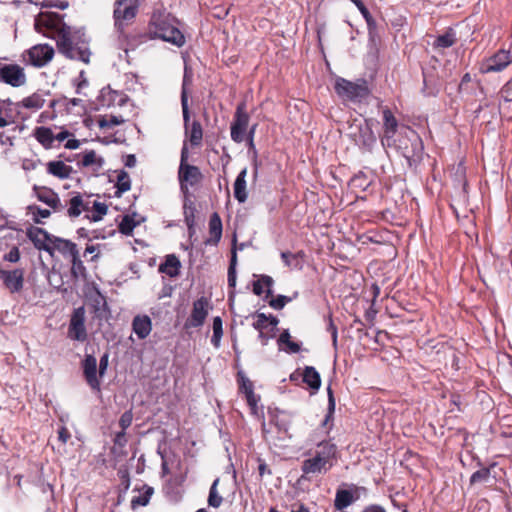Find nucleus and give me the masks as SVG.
<instances>
[{"label": "nucleus", "instance_id": "obj_1", "mask_svg": "<svg viewBox=\"0 0 512 512\" xmlns=\"http://www.w3.org/2000/svg\"><path fill=\"white\" fill-rule=\"evenodd\" d=\"M139 0H116L114 3V26L119 40L133 48L147 39H161L177 47L185 44V36L170 21V14L153 12L146 33H126L125 26L132 21L138 12Z\"/></svg>", "mask_w": 512, "mask_h": 512}, {"label": "nucleus", "instance_id": "obj_2", "mask_svg": "<svg viewBox=\"0 0 512 512\" xmlns=\"http://www.w3.org/2000/svg\"><path fill=\"white\" fill-rule=\"evenodd\" d=\"M64 16L56 12H41L35 18L34 28L44 36L47 34L42 32V28L54 31L58 37L56 43L58 51L66 58L74 59L72 28L63 21Z\"/></svg>", "mask_w": 512, "mask_h": 512}, {"label": "nucleus", "instance_id": "obj_3", "mask_svg": "<svg viewBox=\"0 0 512 512\" xmlns=\"http://www.w3.org/2000/svg\"><path fill=\"white\" fill-rule=\"evenodd\" d=\"M26 236L37 250L45 251L50 256L54 255L55 250H58L63 255L68 254L71 257L79 253L77 245L74 242L54 236L40 227H28L26 229Z\"/></svg>", "mask_w": 512, "mask_h": 512}, {"label": "nucleus", "instance_id": "obj_4", "mask_svg": "<svg viewBox=\"0 0 512 512\" xmlns=\"http://www.w3.org/2000/svg\"><path fill=\"white\" fill-rule=\"evenodd\" d=\"M109 365V353L105 352L99 361V367L97 368V360L92 354L85 355L81 363L83 369V375L92 390L97 392L101 391L99 377L102 378Z\"/></svg>", "mask_w": 512, "mask_h": 512}, {"label": "nucleus", "instance_id": "obj_5", "mask_svg": "<svg viewBox=\"0 0 512 512\" xmlns=\"http://www.w3.org/2000/svg\"><path fill=\"white\" fill-rule=\"evenodd\" d=\"M334 89L338 96L350 101H361L367 98L371 93L368 82L364 78L352 82L339 77L335 81Z\"/></svg>", "mask_w": 512, "mask_h": 512}, {"label": "nucleus", "instance_id": "obj_6", "mask_svg": "<svg viewBox=\"0 0 512 512\" xmlns=\"http://www.w3.org/2000/svg\"><path fill=\"white\" fill-rule=\"evenodd\" d=\"M189 151L186 141L181 149L180 166L178 170V178L180 189L185 194L188 193V184L194 186L201 182L203 175L199 167L188 164Z\"/></svg>", "mask_w": 512, "mask_h": 512}, {"label": "nucleus", "instance_id": "obj_7", "mask_svg": "<svg viewBox=\"0 0 512 512\" xmlns=\"http://www.w3.org/2000/svg\"><path fill=\"white\" fill-rule=\"evenodd\" d=\"M250 115L246 111V102L241 101L237 104L234 118L230 126L231 139L236 143H242L245 139V134L248 132V124Z\"/></svg>", "mask_w": 512, "mask_h": 512}, {"label": "nucleus", "instance_id": "obj_8", "mask_svg": "<svg viewBox=\"0 0 512 512\" xmlns=\"http://www.w3.org/2000/svg\"><path fill=\"white\" fill-rule=\"evenodd\" d=\"M211 309L210 301L207 297L202 296L193 302L190 316L186 319L183 329L188 331L191 328H199L203 326Z\"/></svg>", "mask_w": 512, "mask_h": 512}, {"label": "nucleus", "instance_id": "obj_9", "mask_svg": "<svg viewBox=\"0 0 512 512\" xmlns=\"http://www.w3.org/2000/svg\"><path fill=\"white\" fill-rule=\"evenodd\" d=\"M67 337L79 342L87 340L88 334L85 326V309L83 306L74 309L70 318Z\"/></svg>", "mask_w": 512, "mask_h": 512}, {"label": "nucleus", "instance_id": "obj_10", "mask_svg": "<svg viewBox=\"0 0 512 512\" xmlns=\"http://www.w3.org/2000/svg\"><path fill=\"white\" fill-rule=\"evenodd\" d=\"M24 268H15L12 270L0 269V280L3 287L11 294L19 293L24 287Z\"/></svg>", "mask_w": 512, "mask_h": 512}, {"label": "nucleus", "instance_id": "obj_11", "mask_svg": "<svg viewBox=\"0 0 512 512\" xmlns=\"http://www.w3.org/2000/svg\"><path fill=\"white\" fill-rule=\"evenodd\" d=\"M383 114V134L380 136L381 145L383 148L391 147L395 140L394 136L397 132L399 123L396 117L394 116L393 112L388 108L385 107L382 110Z\"/></svg>", "mask_w": 512, "mask_h": 512}, {"label": "nucleus", "instance_id": "obj_12", "mask_svg": "<svg viewBox=\"0 0 512 512\" xmlns=\"http://www.w3.org/2000/svg\"><path fill=\"white\" fill-rule=\"evenodd\" d=\"M511 55L509 51L499 50L491 57L485 59L480 65V72L488 74L492 72H500L511 63Z\"/></svg>", "mask_w": 512, "mask_h": 512}, {"label": "nucleus", "instance_id": "obj_13", "mask_svg": "<svg viewBox=\"0 0 512 512\" xmlns=\"http://www.w3.org/2000/svg\"><path fill=\"white\" fill-rule=\"evenodd\" d=\"M408 140L410 141V146L406 145L402 147V155L411 167L422 161L424 146L422 139L415 131H411V137H409Z\"/></svg>", "mask_w": 512, "mask_h": 512}, {"label": "nucleus", "instance_id": "obj_14", "mask_svg": "<svg viewBox=\"0 0 512 512\" xmlns=\"http://www.w3.org/2000/svg\"><path fill=\"white\" fill-rule=\"evenodd\" d=\"M0 81L13 87H19L26 82V76L23 68L19 65L0 63Z\"/></svg>", "mask_w": 512, "mask_h": 512}, {"label": "nucleus", "instance_id": "obj_15", "mask_svg": "<svg viewBox=\"0 0 512 512\" xmlns=\"http://www.w3.org/2000/svg\"><path fill=\"white\" fill-rule=\"evenodd\" d=\"M27 53L30 64L37 68L48 64L55 54L54 48L49 44H37L31 47Z\"/></svg>", "mask_w": 512, "mask_h": 512}, {"label": "nucleus", "instance_id": "obj_16", "mask_svg": "<svg viewBox=\"0 0 512 512\" xmlns=\"http://www.w3.org/2000/svg\"><path fill=\"white\" fill-rule=\"evenodd\" d=\"M359 148L365 152H372L377 138L372 129V120L366 119L365 124L358 130V138L355 140Z\"/></svg>", "mask_w": 512, "mask_h": 512}, {"label": "nucleus", "instance_id": "obj_17", "mask_svg": "<svg viewBox=\"0 0 512 512\" xmlns=\"http://www.w3.org/2000/svg\"><path fill=\"white\" fill-rule=\"evenodd\" d=\"M193 84V72L192 69L188 66L184 67V74H183V80H182V87H181V106H182V113H183V121L187 125L189 123L190 119V110H189V90L190 87Z\"/></svg>", "mask_w": 512, "mask_h": 512}, {"label": "nucleus", "instance_id": "obj_18", "mask_svg": "<svg viewBox=\"0 0 512 512\" xmlns=\"http://www.w3.org/2000/svg\"><path fill=\"white\" fill-rule=\"evenodd\" d=\"M90 307L93 317L98 320H108L111 316V310L107 304L106 297L97 290V295L90 299Z\"/></svg>", "mask_w": 512, "mask_h": 512}, {"label": "nucleus", "instance_id": "obj_19", "mask_svg": "<svg viewBox=\"0 0 512 512\" xmlns=\"http://www.w3.org/2000/svg\"><path fill=\"white\" fill-rule=\"evenodd\" d=\"M223 231L222 220L217 212H213L209 219L210 237L204 241L205 245L216 246L221 240Z\"/></svg>", "mask_w": 512, "mask_h": 512}, {"label": "nucleus", "instance_id": "obj_20", "mask_svg": "<svg viewBox=\"0 0 512 512\" xmlns=\"http://www.w3.org/2000/svg\"><path fill=\"white\" fill-rule=\"evenodd\" d=\"M302 382L307 385L310 395H315L319 391L321 387V377L315 367H304L302 371Z\"/></svg>", "mask_w": 512, "mask_h": 512}, {"label": "nucleus", "instance_id": "obj_21", "mask_svg": "<svg viewBox=\"0 0 512 512\" xmlns=\"http://www.w3.org/2000/svg\"><path fill=\"white\" fill-rule=\"evenodd\" d=\"M423 87L422 93L427 96H436L440 91V82L437 75L432 71H422Z\"/></svg>", "mask_w": 512, "mask_h": 512}, {"label": "nucleus", "instance_id": "obj_22", "mask_svg": "<svg viewBox=\"0 0 512 512\" xmlns=\"http://www.w3.org/2000/svg\"><path fill=\"white\" fill-rule=\"evenodd\" d=\"M132 330L140 340L145 339L152 330L150 317L147 315L135 316L132 321Z\"/></svg>", "mask_w": 512, "mask_h": 512}, {"label": "nucleus", "instance_id": "obj_23", "mask_svg": "<svg viewBox=\"0 0 512 512\" xmlns=\"http://www.w3.org/2000/svg\"><path fill=\"white\" fill-rule=\"evenodd\" d=\"M358 498L359 495L356 492H353L352 490L339 488L336 491L334 507L338 511H343L356 500H358Z\"/></svg>", "mask_w": 512, "mask_h": 512}, {"label": "nucleus", "instance_id": "obj_24", "mask_svg": "<svg viewBox=\"0 0 512 512\" xmlns=\"http://www.w3.org/2000/svg\"><path fill=\"white\" fill-rule=\"evenodd\" d=\"M50 95V91H37L32 95L22 99L15 103L17 107H23L27 109H40L45 103V96Z\"/></svg>", "mask_w": 512, "mask_h": 512}, {"label": "nucleus", "instance_id": "obj_25", "mask_svg": "<svg viewBox=\"0 0 512 512\" xmlns=\"http://www.w3.org/2000/svg\"><path fill=\"white\" fill-rule=\"evenodd\" d=\"M181 262L174 254H169L165 257V261L159 265V272L165 273L171 278L177 277L180 274Z\"/></svg>", "mask_w": 512, "mask_h": 512}, {"label": "nucleus", "instance_id": "obj_26", "mask_svg": "<svg viewBox=\"0 0 512 512\" xmlns=\"http://www.w3.org/2000/svg\"><path fill=\"white\" fill-rule=\"evenodd\" d=\"M325 465L326 463H324V461H322L321 458L316 455H314L312 458L305 459L301 465L303 474L299 481L302 479H307V474L321 473L323 469L326 470Z\"/></svg>", "mask_w": 512, "mask_h": 512}, {"label": "nucleus", "instance_id": "obj_27", "mask_svg": "<svg viewBox=\"0 0 512 512\" xmlns=\"http://www.w3.org/2000/svg\"><path fill=\"white\" fill-rule=\"evenodd\" d=\"M185 136L189 139L192 146L197 147L200 146L203 139V129L202 125L198 120H193L190 125V122L187 124L184 123Z\"/></svg>", "mask_w": 512, "mask_h": 512}, {"label": "nucleus", "instance_id": "obj_28", "mask_svg": "<svg viewBox=\"0 0 512 512\" xmlns=\"http://www.w3.org/2000/svg\"><path fill=\"white\" fill-rule=\"evenodd\" d=\"M47 172L54 177L59 179H67L74 171L69 165H66L63 161H50L46 164Z\"/></svg>", "mask_w": 512, "mask_h": 512}, {"label": "nucleus", "instance_id": "obj_29", "mask_svg": "<svg viewBox=\"0 0 512 512\" xmlns=\"http://www.w3.org/2000/svg\"><path fill=\"white\" fill-rule=\"evenodd\" d=\"M246 175L247 168L245 167L239 172L233 185L234 197L239 203H244L248 197L246 191Z\"/></svg>", "mask_w": 512, "mask_h": 512}, {"label": "nucleus", "instance_id": "obj_30", "mask_svg": "<svg viewBox=\"0 0 512 512\" xmlns=\"http://www.w3.org/2000/svg\"><path fill=\"white\" fill-rule=\"evenodd\" d=\"M327 396H328L327 413L321 423V426L323 428H326L327 432H329L333 427V419H334V413H335V407H336L334 391L332 390L331 385H328V387H327Z\"/></svg>", "mask_w": 512, "mask_h": 512}, {"label": "nucleus", "instance_id": "obj_31", "mask_svg": "<svg viewBox=\"0 0 512 512\" xmlns=\"http://www.w3.org/2000/svg\"><path fill=\"white\" fill-rule=\"evenodd\" d=\"M33 136L45 148L50 149L53 146L54 134L49 127L39 126L34 129Z\"/></svg>", "mask_w": 512, "mask_h": 512}, {"label": "nucleus", "instance_id": "obj_32", "mask_svg": "<svg viewBox=\"0 0 512 512\" xmlns=\"http://www.w3.org/2000/svg\"><path fill=\"white\" fill-rule=\"evenodd\" d=\"M68 208L66 214L69 218L75 219L82 213L83 197L79 192H73L72 197L67 202Z\"/></svg>", "mask_w": 512, "mask_h": 512}, {"label": "nucleus", "instance_id": "obj_33", "mask_svg": "<svg viewBox=\"0 0 512 512\" xmlns=\"http://www.w3.org/2000/svg\"><path fill=\"white\" fill-rule=\"evenodd\" d=\"M318 450H316L315 455L320 457L324 463H328L330 459L336 457L337 447L334 443L329 441H321L317 445Z\"/></svg>", "mask_w": 512, "mask_h": 512}, {"label": "nucleus", "instance_id": "obj_34", "mask_svg": "<svg viewBox=\"0 0 512 512\" xmlns=\"http://www.w3.org/2000/svg\"><path fill=\"white\" fill-rule=\"evenodd\" d=\"M457 42L455 31L448 28L444 34L439 35L433 43L434 48H449Z\"/></svg>", "mask_w": 512, "mask_h": 512}, {"label": "nucleus", "instance_id": "obj_35", "mask_svg": "<svg viewBox=\"0 0 512 512\" xmlns=\"http://www.w3.org/2000/svg\"><path fill=\"white\" fill-rule=\"evenodd\" d=\"M32 190L35 197L47 206L52 202L53 198L57 196V193L52 188L46 186L34 185Z\"/></svg>", "mask_w": 512, "mask_h": 512}, {"label": "nucleus", "instance_id": "obj_36", "mask_svg": "<svg viewBox=\"0 0 512 512\" xmlns=\"http://www.w3.org/2000/svg\"><path fill=\"white\" fill-rule=\"evenodd\" d=\"M136 213L132 215H124L121 222L118 225L119 232L123 235L130 236L133 233L135 227L140 224V221L134 220V216Z\"/></svg>", "mask_w": 512, "mask_h": 512}, {"label": "nucleus", "instance_id": "obj_37", "mask_svg": "<svg viewBox=\"0 0 512 512\" xmlns=\"http://www.w3.org/2000/svg\"><path fill=\"white\" fill-rule=\"evenodd\" d=\"M371 183L372 180L369 179L368 176L363 171H359L350 179L349 186L354 189L366 191L368 187L371 185Z\"/></svg>", "mask_w": 512, "mask_h": 512}, {"label": "nucleus", "instance_id": "obj_38", "mask_svg": "<svg viewBox=\"0 0 512 512\" xmlns=\"http://www.w3.org/2000/svg\"><path fill=\"white\" fill-rule=\"evenodd\" d=\"M104 164V159L102 157H97L96 152L94 150H87L83 153V157L81 162L78 163V166L89 167L92 165H96L97 169L101 168Z\"/></svg>", "mask_w": 512, "mask_h": 512}, {"label": "nucleus", "instance_id": "obj_39", "mask_svg": "<svg viewBox=\"0 0 512 512\" xmlns=\"http://www.w3.org/2000/svg\"><path fill=\"white\" fill-rule=\"evenodd\" d=\"M116 188V197H120L123 193L131 189V180L129 174L125 170H120L118 173Z\"/></svg>", "mask_w": 512, "mask_h": 512}, {"label": "nucleus", "instance_id": "obj_40", "mask_svg": "<svg viewBox=\"0 0 512 512\" xmlns=\"http://www.w3.org/2000/svg\"><path fill=\"white\" fill-rule=\"evenodd\" d=\"M495 466L496 463H492L488 467H481L479 470L475 471L470 477V485L487 482L491 475V469Z\"/></svg>", "mask_w": 512, "mask_h": 512}, {"label": "nucleus", "instance_id": "obj_41", "mask_svg": "<svg viewBox=\"0 0 512 512\" xmlns=\"http://www.w3.org/2000/svg\"><path fill=\"white\" fill-rule=\"evenodd\" d=\"M236 266H237L236 248H232L231 249V257H230V261H229V267H228V286H229V288H233V289L236 287V279H237Z\"/></svg>", "mask_w": 512, "mask_h": 512}, {"label": "nucleus", "instance_id": "obj_42", "mask_svg": "<svg viewBox=\"0 0 512 512\" xmlns=\"http://www.w3.org/2000/svg\"><path fill=\"white\" fill-rule=\"evenodd\" d=\"M219 481H220L219 478H216L213 481V483L209 489V495H208L207 502H208V505L213 508H219L223 503V497L220 496L217 491V486L219 484Z\"/></svg>", "mask_w": 512, "mask_h": 512}, {"label": "nucleus", "instance_id": "obj_43", "mask_svg": "<svg viewBox=\"0 0 512 512\" xmlns=\"http://www.w3.org/2000/svg\"><path fill=\"white\" fill-rule=\"evenodd\" d=\"M115 95H119V92L116 90H112L110 86L104 87L100 91L98 101L101 103L102 106L110 107L114 105L116 102Z\"/></svg>", "mask_w": 512, "mask_h": 512}, {"label": "nucleus", "instance_id": "obj_44", "mask_svg": "<svg viewBox=\"0 0 512 512\" xmlns=\"http://www.w3.org/2000/svg\"><path fill=\"white\" fill-rule=\"evenodd\" d=\"M27 211L32 214V220L35 224H43L44 222L40 218H49L51 216L50 210L42 209L40 206L35 204L29 205L27 207Z\"/></svg>", "mask_w": 512, "mask_h": 512}, {"label": "nucleus", "instance_id": "obj_45", "mask_svg": "<svg viewBox=\"0 0 512 512\" xmlns=\"http://www.w3.org/2000/svg\"><path fill=\"white\" fill-rule=\"evenodd\" d=\"M213 335L211 337V343L215 348L220 346V341L223 336V323L219 316L213 318Z\"/></svg>", "mask_w": 512, "mask_h": 512}, {"label": "nucleus", "instance_id": "obj_46", "mask_svg": "<svg viewBox=\"0 0 512 512\" xmlns=\"http://www.w3.org/2000/svg\"><path fill=\"white\" fill-rule=\"evenodd\" d=\"M93 213L91 215H86L85 217L92 222H98L102 220L103 216H105L108 212V206L105 203L94 201L93 202Z\"/></svg>", "mask_w": 512, "mask_h": 512}, {"label": "nucleus", "instance_id": "obj_47", "mask_svg": "<svg viewBox=\"0 0 512 512\" xmlns=\"http://www.w3.org/2000/svg\"><path fill=\"white\" fill-rule=\"evenodd\" d=\"M298 295L297 292L294 293L293 297L286 296V295H277L270 297V300H268V304L271 308L275 310H282L286 304L291 302L294 298H296Z\"/></svg>", "mask_w": 512, "mask_h": 512}, {"label": "nucleus", "instance_id": "obj_48", "mask_svg": "<svg viewBox=\"0 0 512 512\" xmlns=\"http://www.w3.org/2000/svg\"><path fill=\"white\" fill-rule=\"evenodd\" d=\"M351 1L356 5L358 10L362 14L363 18L365 19V21L367 23L369 32L371 33V30L376 27L375 19L373 18V16L371 15L370 11L365 6V4L363 3L362 0H351Z\"/></svg>", "mask_w": 512, "mask_h": 512}, {"label": "nucleus", "instance_id": "obj_49", "mask_svg": "<svg viewBox=\"0 0 512 512\" xmlns=\"http://www.w3.org/2000/svg\"><path fill=\"white\" fill-rule=\"evenodd\" d=\"M72 267H71V275L77 279L80 275L82 277L86 276V267L84 266L82 260L80 259L79 253L71 257Z\"/></svg>", "mask_w": 512, "mask_h": 512}, {"label": "nucleus", "instance_id": "obj_50", "mask_svg": "<svg viewBox=\"0 0 512 512\" xmlns=\"http://www.w3.org/2000/svg\"><path fill=\"white\" fill-rule=\"evenodd\" d=\"M183 209L185 223H195L196 207L194 202L188 197H185Z\"/></svg>", "mask_w": 512, "mask_h": 512}, {"label": "nucleus", "instance_id": "obj_51", "mask_svg": "<svg viewBox=\"0 0 512 512\" xmlns=\"http://www.w3.org/2000/svg\"><path fill=\"white\" fill-rule=\"evenodd\" d=\"M152 494L153 488L148 487L143 494L132 498L131 508L136 509L138 506H146L149 503Z\"/></svg>", "mask_w": 512, "mask_h": 512}, {"label": "nucleus", "instance_id": "obj_52", "mask_svg": "<svg viewBox=\"0 0 512 512\" xmlns=\"http://www.w3.org/2000/svg\"><path fill=\"white\" fill-rule=\"evenodd\" d=\"M325 321L327 322V328L326 330L331 334L332 338V345L336 349L337 343H338V329L333 321L332 312L329 311L327 316H325Z\"/></svg>", "mask_w": 512, "mask_h": 512}, {"label": "nucleus", "instance_id": "obj_53", "mask_svg": "<svg viewBox=\"0 0 512 512\" xmlns=\"http://www.w3.org/2000/svg\"><path fill=\"white\" fill-rule=\"evenodd\" d=\"M471 82H472V77H471L470 73H465L462 76L461 81L458 85V93L459 94L465 93L467 95H472L473 91H474V87L470 85Z\"/></svg>", "mask_w": 512, "mask_h": 512}, {"label": "nucleus", "instance_id": "obj_54", "mask_svg": "<svg viewBox=\"0 0 512 512\" xmlns=\"http://www.w3.org/2000/svg\"><path fill=\"white\" fill-rule=\"evenodd\" d=\"M251 317H256V321L252 324V327L257 330L259 333L261 331H264L267 329L268 325H267V319L266 318V314L265 313H262V312H254V313H251L250 314Z\"/></svg>", "mask_w": 512, "mask_h": 512}, {"label": "nucleus", "instance_id": "obj_55", "mask_svg": "<svg viewBox=\"0 0 512 512\" xmlns=\"http://www.w3.org/2000/svg\"><path fill=\"white\" fill-rule=\"evenodd\" d=\"M237 381L240 393H244L246 395L249 389L254 391L253 383L244 375L242 371L237 373Z\"/></svg>", "mask_w": 512, "mask_h": 512}, {"label": "nucleus", "instance_id": "obj_56", "mask_svg": "<svg viewBox=\"0 0 512 512\" xmlns=\"http://www.w3.org/2000/svg\"><path fill=\"white\" fill-rule=\"evenodd\" d=\"M257 126H258L257 123L253 124L249 128L248 132L245 134L244 141H246V145L248 148V154L258 152L256 149V146H255V143H254V136H255Z\"/></svg>", "mask_w": 512, "mask_h": 512}, {"label": "nucleus", "instance_id": "obj_57", "mask_svg": "<svg viewBox=\"0 0 512 512\" xmlns=\"http://www.w3.org/2000/svg\"><path fill=\"white\" fill-rule=\"evenodd\" d=\"M270 423L274 424L279 432L284 433V434L288 433L289 422L285 421L283 419H279V417L276 414L270 413Z\"/></svg>", "mask_w": 512, "mask_h": 512}, {"label": "nucleus", "instance_id": "obj_58", "mask_svg": "<svg viewBox=\"0 0 512 512\" xmlns=\"http://www.w3.org/2000/svg\"><path fill=\"white\" fill-rule=\"evenodd\" d=\"M259 279L261 280V282L263 283V286L266 287V291H265V297H264V300H268L270 297L273 296L274 292H273V285H274V280L271 276L269 275H260L259 276Z\"/></svg>", "mask_w": 512, "mask_h": 512}, {"label": "nucleus", "instance_id": "obj_59", "mask_svg": "<svg viewBox=\"0 0 512 512\" xmlns=\"http://www.w3.org/2000/svg\"><path fill=\"white\" fill-rule=\"evenodd\" d=\"M118 477L121 480L123 492H126L130 487V475L129 470L126 466H121L118 469Z\"/></svg>", "mask_w": 512, "mask_h": 512}, {"label": "nucleus", "instance_id": "obj_60", "mask_svg": "<svg viewBox=\"0 0 512 512\" xmlns=\"http://www.w3.org/2000/svg\"><path fill=\"white\" fill-rule=\"evenodd\" d=\"M74 55H75V58L73 60L77 59V60L84 62L85 64H89L90 55H91L89 48H87V47L74 48Z\"/></svg>", "mask_w": 512, "mask_h": 512}, {"label": "nucleus", "instance_id": "obj_61", "mask_svg": "<svg viewBox=\"0 0 512 512\" xmlns=\"http://www.w3.org/2000/svg\"><path fill=\"white\" fill-rule=\"evenodd\" d=\"M280 256H281L282 261L284 262V264L287 267H294V268H298V269L302 268V264L300 261L295 262L293 260L292 253L290 251H283V252H281Z\"/></svg>", "mask_w": 512, "mask_h": 512}, {"label": "nucleus", "instance_id": "obj_62", "mask_svg": "<svg viewBox=\"0 0 512 512\" xmlns=\"http://www.w3.org/2000/svg\"><path fill=\"white\" fill-rule=\"evenodd\" d=\"M132 421H133L132 410L130 409V410L125 411L119 419V426L121 427V430L126 431V429L131 426Z\"/></svg>", "mask_w": 512, "mask_h": 512}, {"label": "nucleus", "instance_id": "obj_63", "mask_svg": "<svg viewBox=\"0 0 512 512\" xmlns=\"http://www.w3.org/2000/svg\"><path fill=\"white\" fill-rule=\"evenodd\" d=\"M246 397V400H247V404L249 405L250 409H251V412L253 414L256 413V410H257V404L260 400V396L259 395H256L254 393V391H251L250 389L248 390V393L245 395Z\"/></svg>", "mask_w": 512, "mask_h": 512}, {"label": "nucleus", "instance_id": "obj_64", "mask_svg": "<svg viewBox=\"0 0 512 512\" xmlns=\"http://www.w3.org/2000/svg\"><path fill=\"white\" fill-rule=\"evenodd\" d=\"M501 95L506 102H512V78L502 87Z\"/></svg>", "mask_w": 512, "mask_h": 512}]
</instances>
